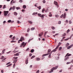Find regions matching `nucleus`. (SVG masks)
Returning a JSON list of instances; mask_svg holds the SVG:
<instances>
[{"label":"nucleus","instance_id":"nucleus-1","mask_svg":"<svg viewBox=\"0 0 73 73\" xmlns=\"http://www.w3.org/2000/svg\"><path fill=\"white\" fill-rule=\"evenodd\" d=\"M58 67V66H57L55 67H53L50 70V71H49V73H52V72H53V70H56Z\"/></svg>","mask_w":73,"mask_h":73},{"label":"nucleus","instance_id":"nucleus-2","mask_svg":"<svg viewBox=\"0 0 73 73\" xmlns=\"http://www.w3.org/2000/svg\"><path fill=\"white\" fill-rule=\"evenodd\" d=\"M38 16H40V17H41L42 20H43V19H44V17L45 16V15L43 14L41 15V14L38 13Z\"/></svg>","mask_w":73,"mask_h":73},{"label":"nucleus","instance_id":"nucleus-3","mask_svg":"<svg viewBox=\"0 0 73 73\" xmlns=\"http://www.w3.org/2000/svg\"><path fill=\"white\" fill-rule=\"evenodd\" d=\"M26 44H27V42H26L25 43L24 42H23L22 43L21 45L20 46V47H23V48H24L25 47V45H26Z\"/></svg>","mask_w":73,"mask_h":73},{"label":"nucleus","instance_id":"nucleus-4","mask_svg":"<svg viewBox=\"0 0 73 73\" xmlns=\"http://www.w3.org/2000/svg\"><path fill=\"white\" fill-rule=\"evenodd\" d=\"M66 16V13H65L64 14H62L60 16V18H62L63 17V19H65Z\"/></svg>","mask_w":73,"mask_h":73},{"label":"nucleus","instance_id":"nucleus-5","mask_svg":"<svg viewBox=\"0 0 73 73\" xmlns=\"http://www.w3.org/2000/svg\"><path fill=\"white\" fill-rule=\"evenodd\" d=\"M25 39L23 37V36H22L20 38V39L18 41V43H20V41L23 42V41H24Z\"/></svg>","mask_w":73,"mask_h":73},{"label":"nucleus","instance_id":"nucleus-6","mask_svg":"<svg viewBox=\"0 0 73 73\" xmlns=\"http://www.w3.org/2000/svg\"><path fill=\"white\" fill-rule=\"evenodd\" d=\"M9 12V11H4V14L5 16H6V15H8V13Z\"/></svg>","mask_w":73,"mask_h":73},{"label":"nucleus","instance_id":"nucleus-7","mask_svg":"<svg viewBox=\"0 0 73 73\" xmlns=\"http://www.w3.org/2000/svg\"><path fill=\"white\" fill-rule=\"evenodd\" d=\"M58 48H57L56 47L55 49H54L53 50L51 51V52L50 53V54H52V52H56V50Z\"/></svg>","mask_w":73,"mask_h":73},{"label":"nucleus","instance_id":"nucleus-8","mask_svg":"<svg viewBox=\"0 0 73 73\" xmlns=\"http://www.w3.org/2000/svg\"><path fill=\"white\" fill-rule=\"evenodd\" d=\"M13 63L16 64L17 62V59H14L13 60Z\"/></svg>","mask_w":73,"mask_h":73},{"label":"nucleus","instance_id":"nucleus-9","mask_svg":"<svg viewBox=\"0 0 73 73\" xmlns=\"http://www.w3.org/2000/svg\"><path fill=\"white\" fill-rule=\"evenodd\" d=\"M71 55H72V54H69V53H67L66 55L65 56V57H66L67 56H68V57H69V56H70Z\"/></svg>","mask_w":73,"mask_h":73},{"label":"nucleus","instance_id":"nucleus-10","mask_svg":"<svg viewBox=\"0 0 73 73\" xmlns=\"http://www.w3.org/2000/svg\"><path fill=\"white\" fill-rule=\"evenodd\" d=\"M73 46V45H71L68 46V47H67V49H70V48H72V46Z\"/></svg>","mask_w":73,"mask_h":73},{"label":"nucleus","instance_id":"nucleus-11","mask_svg":"<svg viewBox=\"0 0 73 73\" xmlns=\"http://www.w3.org/2000/svg\"><path fill=\"white\" fill-rule=\"evenodd\" d=\"M43 35V32H42L39 34H38V36H42Z\"/></svg>","mask_w":73,"mask_h":73},{"label":"nucleus","instance_id":"nucleus-12","mask_svg":"<svg viewBox=\"0 0 73 73\" xmlns=\"http://www.w3.org/2000/svg\"><path fill=\"white\" fill-rule=\"evenodd\" d=\"M50 54V53L44 54L42 55V57H43V56H47V55H48V54Z\"/></svg>","mask_w":73,"mask_h":73},{"label":"nucleus","instance_id":"nucleus-13","mask_svg":"<svg viewBox=\"0 0 73 73\" xmlns=\"http://www.w3.org/2000/svg\"><path fill=\"white\" fill-rule=\"evenodd\" d=\"M62 43L61 42H59L58 44V45L56 46L57 48H58L59 47V46L60 45H61Z\"/></svg>","mask_w":73,"mask_h":73},{"label":"nucleus","instance_id":"nucleus-14","mask_svg":"<svg viewBox=\"0 0 73 73\" xmlns=\"http://www.w3.org/2000/svg\"><path fill=\"white\" fill-rule=\"evenodd\" d=\"M54 4H55V5H57V4H58V3H57V2L54 1Z\"/></svg>","mask_w":73,"mask_h":73},{"label":"nucleus","instance_id":"nucleus-15","mask_svg":"<svg viewBox=\"0 0 73 73\" xmlns=\"http://www.w3.org/2000/svg\"><path fill=\"white\" fill-rule=\"evenodd\" d=\"M27 7L26 6V5H24L23 6V9H25Z\"/></svg>","mask_w":73,"mask_h":73},{"label":"nucleus","instance_id":"nucleus-16","mask_svg":"<svg viewBox=\"0 0 73 73\" xmlns=\"http://www.w3.org/2000/svg\"><path fill=\"white\" fill-rule=\"evenodd\" d=\"M36 61H40V58H36Z\"/></svg>","mask_w":73,"mask_h":73},{"label":"nucleus","instance_id":"nucleus-17","mask_svg":"<svg viewBox=\"0 0 73 73\" xmlns=\"http://www.w3.org/2000/svg\"><path fill=\"white\" fill-rule=\"evenodd\" d=\"M21 53V52H18L16 54V56H18L19 55V53Z\"/></svg>","mask_w":73,"mask_h":73},{"label":"nucleus","instance_id":"nucleus-18","mask_svg":"<svg viewBox=\"0 0 73 73\" xmlns=\"http://www.w3.org/2000/svg\"><path fill=\"white\" fill-rule=\"evenodd\" d=\"M5 50V49H4L2 51V54H4V51Z\"/></svg>","mask_w":73,"mask_h":73},{"label":"nucleus","instance_id":"nucleus-19","mask_svg":"<svg viewBox=\"0 0 73 73\" xmlns=\"http://www.w3.org/2000/svg\"><path fill=\"white\" fill-rule=\"evenodd\" d=\"M35 27H32L31 29V31H33V30H35Z\"/></svg>","mask_w":73,"mask_h":73},{"label":"nucleus","instance_id":"nucleus-20","mask_svg":"<svg viewBox=\"0 0 73 73\" xmlns=\"http://www.w3.org/2000/svg\"><path fill=\"white\" fill-rule=\"evenodd\" d=\"M14 15H15V16H16L17 15V13H16V12H14Z\"/></svg>","mask_w":73,"mask_h":73},{"label":"nucleus","instance_id":"nucleus-21","mask_svg":"<svg viewBox=\"0 0 73 73\" xmlns=\"http://www.w3.org/2000/svg\"><path fill=\"white\" fill-rule=\"evenodd\" d=\"M37 12H34L32 14V15H37Z\"/></svg>","mask_w":73,"mask_h":73},{"label":"nucleus","instance_id":"nucleus-22","mask_svg":"<svg viewBox=\"0 0 73 73\" xmlns=\"http://www.w3.org/2000/svg\"><path fill=\"white\" fill-rule=\"evenodd\" d=\"M25 63L26 64H28V60H27L25 61Z\"/></svg>","mask_w":73,"mask_h":73},{"label":"nucleus","instance_id":"nucleus-23","mask_svg":"<svg viewBox=\"0 0 73 73\" xmlns=\"http://www.w3.org/2000/svg\"><path fill=\"white\" fill-rule=\"evenodd\" d=\"M28 22L30 23V24H32V23H33V22H32L29 21H28Z\"/></svg>","mask_w":73,"mask_h":73},{"label":"nucleus","instance_id":"nucleus-24","mask_svg":"<svg viewBox=\"0 0 73 73\" xmlns=\"http://www.w3.org/2000/svg\"><path fill=\"white\" fill-rule=\"evenodd\" d=\"M34 50H34V49H32L31 50V53H33Z\"/></svg>","mask_w":73,"mask_h":73},{"label":"nucleus","instance_id":"nucleus-25","mask_svg":"<svg viewBox=\"0 0 73 73\" xmlns=\"http://www.w3.org/2000/svg\"><path fill=\"white\" fill-rule=\"evenodd\" d=\"M50 52H51V50H50V49H48V50L47 53H50Z\"/></svg>","mask_w":73,"mask_h":73},{"label":"nucleus","instance_id":"nucleus-26","mask_svg":"<svg viewBox=\"0 0 73 73\" xmlns=\"http://www.w3.org/2000/svg\"><path fill=\"white\" fill-rule=\"evenodd\" d=\"M69 59V57H67L66 58H65L64 59V60L65 61H66V60L68 59Z\"/></svg>","mask_w":73,"mask_h":73},{"label":"nucleus","instance_id":"nucleus-27","mask_svg":"<svg viewBox=\"0 0 73 73\" xmlns=\"http://www.w3.org/2000/svg\"><path fill=\"white\" fill-rule=\"evenodd\" d=\"M51 29H53V30H54V29H55V27H51Z\"/></svg>","mask_w":73,"mask_h":73},{"label":"nucleus","instance_id":"nucleus-28","mask_svg":"<svg viewBox=\"0 0 73 73\" xmlns=\"http://www.w3.org/2000/svg\"><path fill=\"white\" fill-rule=\"evenodd\" d=\"M34 57H35V55L33 56L31 58V59H32L33 58H34Z\"/></svg>","mask_w":73,"mask_h":73},{"label":"nucleus","instance_id":"nucleus-29","mask_svg":"<svg viewBox=\"0 0 73 73\" xmlns=\"http://www.w3.org/2000/svg\"><path fill=\"white\" fill-rule=\"evenodd\" d=\"M69 43H67L66 45V46H69Z\"/></svg>","mask_w":73,"mask_h":73},{"label":"nucleus","instance_id":"nucleus-30","mask_svg":"<svg viewBox=\"0 0 73 73\" xmlns=\"http://www.w3.org/2000/svg\"><path fill=\"white\" fill-rule=\"evenodd\" d=\"M37 8L39 9V10L41 9V6H39L38 7H37Z\"/></svg>","mask_w":73,"mask_h":73},{"label":"nucleus","instance_id":"nucleus-31","mask_svg":"<svg viewBox=\"0 0 73 73\" xmlns=\"http://www.w3.org/2000/svg\"><path fill=\"white\" fill-rule=\"evenodd\" d=\"M12 9L13 10H14L15 9V7L14 6H13V7Z\"/></svg>","mask_w":73,"mask_h":73},{"label":"nucleus","instance_id":"nucleus-32","mask_svg":"<svg viewBox=\"0 0 73 73\" xmlns=\"http://www.w3.org/2000/svg\"><path fill=\"white\" fill-rule=\"evenodd\" d=\"M17 23L18 24H21V22H20V21H17Z\"/></svg>","mask_w":73,"mask_h":73},{"label":"nucleus","instance_id":"nucleus-33","mask_svg":"<svg viewBox=\"0 0 73 73\" xmlns=\"http://www.w3.org/2000/svg\"><path fill=\"white\" fill-rule=\"evenodd\" d=\"M44 11H45V9H43L42 11V13H44Z\"/></svg>","mask_w":73,"mask_h":73},{"label":"nucleus","instance_id":"nucleus-34","mask_svg":"<svg viewBox=\"0 0 73 73\" xmlns=\"http://www.w3.org/2000/svg\"><path fill=\"white\" fill-rule=\"evenodd\" d=\"M4 58V57L3 56H2L1 58H0V59L1 60H3Z\"/></svg>","mask_w":73,"mask_h":73},{"label":"nucleus","instance_id":"nucleus-35","mask_svg":"<svg viewBox=\"0 0 73 73\" xmlns=\"http://www.w3.org/2000/svg\"><path fill=\"white\" fill-rule=\"evenodd\" d=\"M6 8V6L5 5H4L3 8V9H4Z\"/></svg>","mask_w":73,"mask_h":73},{"label":"nucleus","instance_id":"nucleus-36","mask_svg":"<svg viewBox=\"0 0 73 73\" xmlns=\"http://www.w3.org/2000/svg\"><path fill=\"white\" fill-rule=\"evenodd\" d=\"M13 58H14V60H16V59L18 58V57H13Z\"/></svg>","mask_w":73,"mask_h":73},{"label":"nucleus","instance_id":"nucleus-37","mask_svg":"<svg viewBox=\"0 0 73 73\" xmlns=\"http://www.w3.org/2000/svg\"><path fill=\"white\" fill-rule=\"evenodd\" d=\"M16 9H17V10H18V9H20V8L18 7H16Z\"/></svg>","mask_w":73,"mask_h":73},{"label":"nucleus","instance_id":"nucleus-38","mask_svg":"<svg viewBox=\"0 0 73 73\" xmlns=\"http://www.w3.org/2000/svg\"><path fill=\"white\" fill-rule=\"evenodd\" d=\"M30 31V29L29 28H28V29H27V32H29V31Z\"/></svg>","mask_w":73,"mask_h":73},{"label":"nucleus","instance_id":"nucleus-39","mask_svg":"<svg viewBox=\"0 0 73 73\" xmlns=\"http://www.w3.org/2000/svg\"><path fill=\"white\" fill-rule=\"evenodd\" d=\"M61 49H62V47H60L59 48V50H61Z\"/></svg>","mask_w":73,"mask_h":73},{"label":"nucleus","instance_id":"nucleus-40","mask_svg":"<svg viewBox=\"0 0 73 73\" xmlns=\"http://www.w3.org/2000/svg\"><path fill=\"white\" fill-rule=\"evenodd\" d=\"M70 32V30H69V29H68L66 32L67 33H68V32Z\"/></svg>","mask_w":73,"mask_h":73},{"label":"nucleus","instance_id":"nucleus-41","mask_svg":"<svg viewBox=\"0 0 73 73\" xmlns=\"http://www.w3.org/2000/svg\"><path fill=\"white\" fill-rule=\"evenodd\" d=\"M12 65V64H11L9 65H8L7 66V67H9V66H11Z\"/></svg>","mask_w":73,"mask_h":73},{"label":"nucleus","instance_id":"nucleus-42","mask_svg":"<svg viewBox=\"0 0 73 73\" xmlns=\"http://www.w3.org/2000/svg\"><path fill=\"white\" fill-rule=\"evenodd\" d=\"M48 31H47L45 32L44 36H45V35H46V33H48Z\"/></svg>","mask_w":73,"mask_h":73},{"label":"nucleus","instance_id":"nucleus-43","mask_svg":"<svg viewBox=\"0 0 73 73\" xmlns=\"http://www.w3.org/2000/svg\"><path fill=\"white\" fill-rule=\"evenodd\" d=\"M11 43H12V42H16V41L13 40V41H11Z\"/></svg>","mask_w":73,"mask_h":73},{"label":"nucleus","instance_id":"nucleus-44","mask_svg":"<svg viewBox=\"0 0 73 73\" xmlns=\"http://www.w3.org/2000/svg\"><path fill=\"white\" fill-rule=\"evenodd\" d=\"M71 62H67L66 64H67V65H68V64H71Z\"/></svg>","mask_w":73,"mask_h":73},{"label":"nucleus","instance_id":"nucleus-45","mask_svg":"<svg viewBox=\"0 0 73 73\" xmlns=\"http://www.w3.org/2000/svg\"><path fill=\"white\" fill-rule=\"evenodd\" d=\"M15 39V36H14L13 37L12 40H14Z\"/></svg>","mask_w":73,"mask_h":73},{"label":"nucleus","instance_id":"nucleus-46","mask_svg":"<svg viewBox=\"0 0 73 73\" xmlns=\"http://www.w3.org/2000/svg\"><path fill=\"white\" fill-rule=\"evenodd\" d=\"M33 39V38H32V39H30V40H29L28 41V42H29L30 41H31V40H32Z\"/></svg>","mask_w":73,"mask_h":73},{"label":"nucleus","instance_id":"nucleus-47","mask_svg":"<svg viewBox=\"0 0 73 73\" xmlns=\"http://www.w3.org/2000/svg\"><path fill=\"white\" fill-rule=\"evenodd\" d=\"M61 22L60 21L58 22V24H61Z\"/></svg>","mask_w":73,"mask_h":73},{"label":"nucleus","instance_id":"nucleus-48","mask_svg":"<svg viewBox=\"0 0 73 73\" xmlns=\"http://www.w3.org/2000/svg\"><path fill=\"white\" fill-rule=\"evenodd\" d=\"M50 54L49 55V56H48V58H50L51 57V55Z\"/></svg>","mask_w":73,"mask_h":73},{"label":"nucleus","instance_id":"nucleus-49","mask_svg":"<svg viewBox=\"0 0 73 73\" xmlns=\"http://www.w3.org/2000/svg\"><path fill=\"white\" fill-rule=\"evenodd\" d=\"M8 23H11V20H9L7 21Z\"/></svg>","mask_w":73,"mask_h":73},{"label":"nucleus","instance_id":"nucleus-50","mask_svg":"<svg viewBox=\"0 0 73 73\" xmlns=\"http://www.w3.org/2000/svg\"><path fill=\"white\" fill-rule=\"evenodd\" d=\"M11 64V62H9L7 63V64H6V65H9V64Z\"/></svg>","mask_w":73,"mask_h":73},{"label":"nucleus","instance_id":"nucleus-51","mask_svg":"<svg viewBox=\"0 0 73 73\" xmlns=\"http://www.w3.org/2000/svg\"><path fill=\"white\" fill-rule=\"evenodd\" d=\"M19 3H23V0H19Z\"/></svg>","mask_w":73,"mask_h":73},{"label":"nucleus","instance_id":"nucleus-52","mask_svg":"<svg viewBox=\"0 0 73 73\" xmlns=\"http://www.w3.org/2000/svg\"><path fill=\"white\" fill-rule=\"evenodd\" d=\"M49 17H52V14H51L49 15Z\"/></svg>","mask_w":73,"mask_h":73},{"label":"nucleus","instance_id":"nucleus-53","mask_svg":"<svg viewBox=\"0 0 73 73\" xmlns=\"http://www.w3.org/2000/svg\"><path fill=\"white\" fill-rule=\"evenodd\" d=\"M69 38H68L67 39H64V40L65 41H67V40H69Z\"/></svg>","mask_w":73,"mask_h":73},{"label":"nucleus","instance_id":"nucleus-54","mask_svg":"<svg viewBox=\"0 0 73 73\" xmlns=\"http://www.w3.org/2000/svg\"><path fill=\"white\" fill-rule=\"evenodd\" d=\"M12 7H11V8L9 9V11H11V10H12Z\"/></svg>","mask_w":73,"mask_h":73},{"label":"nucleus","instance_id":"nucleus-55","mask_svg":"<svg viewBox=\"0 0 73 73\" xmlns=\"http://www.w3.org/2000/svg\"><path fill=\"white\" fill-rule=\"evenodd\" d=\"M66 33H64V34H63V35L62 36H66Z\"/></svg>","mask_w":73,"mask_h":73},{"label":"nucleus","instance_id":"nucleus-56","mask_svg":"<svg viewBox=\"0 0 73 73\" xmlns=\"http://www.w3.org/2000/svg\"><path fill=\"white\" fill-rule=\"evenodd\" d=\"M32 54L30 53L29 54V57H31V56H32Z\"/></svg>","mask_w":73,"mask_h":73},{"label":"nucleus","instance_id":"nucleus-57","mask_svg":"<svg viewBox=\"0 0 73 73\" xmlns=\"http://www.w3.org/2000/svg\"><path fill=\"white\" fill-rule=\"evenodd\" d=\"M39 72H40V70H38L37 71H36V73H39Z\"/></svg>","mask_w":73,"mask_h":73},{"label":"nucleus","instance_id":"nucleus-58","mask_svg":"<svg viewBox=\"0 0 73 73\" xmlns=\"http://www.w3.org/2000/svg\"><path fill=\"white\" fill-rule=\"evenodd\" d=\"M55 17H59V16L58 15H55Z\"/></svg>","mask_w":73,"mask_h":73},{"label":"nucleus","instance_id":"nucleus-59","mask_svg":"<svg viewBox=\"0 0 73 73\" xmlns=\"http://www.w3.org/2000/svg\"><path fill=\"white\" fill-rule=\"evenodd\" d=\"M6 58H4V59L2 60V61H4V60H5Z\"/></svg>","mask_w":73,"mask_h":73},{"label":"nucleus","instance_id":"nucleus-60","mask_svg":"<svg viewBox=\"0 0 73 73\" xmlns=\"http://www.w3.org/2000/svg\"><path fill=\"white\" fill-rule=\"evenodd\" d=\"M43 3H45L46 1L45 0H43L42 1Z\"/></svg>","mask_w":73,"mask_h":73},{"label":"nucleus","instance_id":"nucleus-61","mask_svg":"<svg viewBox=\"0 0 73 73\" xmlns=\"http://www.w3.org/2000/svg\"><path fill=\"white\" fill-rule=\"evenodd\" d=\"M12 36H13V35H10L9 36L10 38H11V37H12Z\"/></svg>","mask_w":73,"mask_h":73},{"label":"nucleus","instance_id":"nucleus-62","mask_svg":"<svg viewBox=\"0 0 73 73\" xmlns=\"http://www.w3.org/2000/svg\"><path fill=\"white\" fill-rule=\"evenodd\" d=\"M13 1H14V0H12L10 4H12V2H13Z\"/></svg>","mask_w":73,"mask_h":73},{"label":"nucleus","instance_id":"nucleus-63","mask_svg":"<svg viewBox=\"0 0 73 73\" xmlns=\"http://www.w3.org/2000/svg\"><path fill=\"white\" fill-rule=\"evenodd\" d=\"M62 72V69L61 70H60V71H59V72H60V73L61 72Z\"/></svg>","mask_w":73,"mask_h":73},{"label":"nucleus","instance_id":"nucleus-64","mask_svg":"<svg viewBox=\"0 0 73 73\" xmlns=\"http://www.w3.org/2000/svg\"><path fill=\"white\" fill-rule=\"evenodd\" d=\"M69 22V21H68V20H66V23H68Z\"/></svg>","mask_w":73,"mask_h":73}]
</instances>
